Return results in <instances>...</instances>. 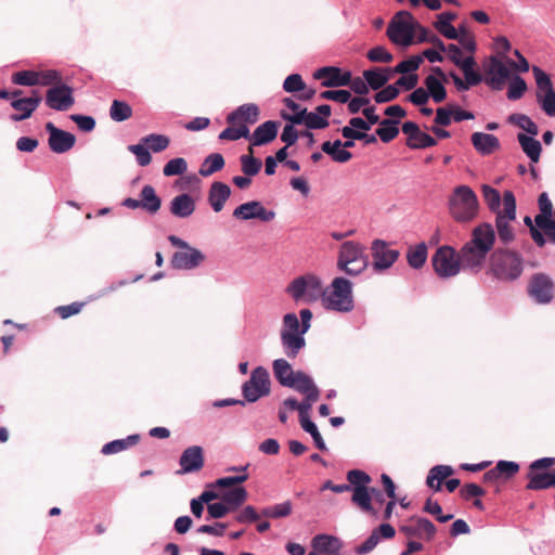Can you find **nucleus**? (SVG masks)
<instances>
[{"label": "nucleus", "instance_id": "12", "mask_svg": "<svg viewBox=\"0 0 555 555\" xmlns=\"http://www.w3.org/2000/svg\"><path fill=\"white\" fill-rule=\"evenodd\" d=\"M73 93V88L65 83L49 88L46 93V105L59 112L68 111L75 103Z\"/></svg>", "mask_w": 555, "mask_h": 555}, {"label": "nucleus", "instance_id": "27", "mask_svg": "<svg viewBox=\"0 0 555 555\" xmlns=\"http://www.w3.org/2000/svg\"><path fill=\"white\" fill-rule=\"evenodd\" d=\"M279 122L274 120H268L258 126L249 140L251 145L260 146L272 142L278 135Z\"/></svg>", "mask_w": 555, "mask_h": 555}, {"label": "nucleus", "instance_id": "31", "mask_svg": "<svg viewBox=\"0 0 555 555\" xmlns=\"http://www.w3.org/2000/svg\"><path fill=\"white\" fill-rule=\"evenodd\" d=\"M300 333H291V331H282L281 332V340L284 348L285 354L294 359L297 357L299 351L305 347L306 341Z\"/></svg>", "mask_w": 555, "mask_h": 555}, {"label": "nucleus", "instance_id": "7", "mask_svg": "<svg viewBox=\"0 0 555 555\" xmlns=\"http://www.w3.org/2000/svg\"><path fill=\"white\" fill-rule=\"evenodd\" d=\"M415 23L416 22L410 12L400 11L389 23L387 36L393 43L409 47L413 43Z\"/></svg>", "mask_w": 555, "mask_h": 555}, {"label": "nucleus", "instance_id": "43", "mask_svg": "<svg viewBox=\"0 0 555 555\" xmlns=\"http://www.w3.org/2000/svg\"><path fill=\"white\" fill-rule=\"evenodd\" d=\"M427 259V246L425 243H420L414 247H410L406 253V260L413 269L422 268Z\"/></svg>", "mask_w": 555, "mask_h": 555}, {"label": "nucleus", "instance_id": "8", "mask_svg": "<svg viewBox=\"0 0 555 555\" xmlns=\"http://www.w3.org/2000/svg\"><path fill=\"white\" fill-rule=\"evenodd\" d=\"M503 211H499L495 217V227L499 240L503 244L511 243L514 237V228L512 222L516 219V198L512 191H505L502 198Z\"/></svg>", "mask_w": 555, "mask_h": 555}, {"label": "nucleus", "instance_id": "20", "mask_svg": "<svg viewBox=\"0 0 555 555\" xmlns=\"http://www.w3.org/2000/svg\"><path fill=\"white\" fill-rule=\"evenodd\" d=\"M233 216L242 220L259 219L269 222L274 219L275 214L272 210H267L260 202L251 201L236 207Z\"/></svg>", "mask_w": 555, "mask_h": 555}, {"label": "nucleus", "instance_id": "38", "mask_svg": "<svg viewBox=\"0 0 555 555\" xmlns=\"http://www.w3.org/2000/svg\"><path fill=\"white\" fill-rule=\"evenodd\" d=\"M273 373L278 382L287 387L293 380L296 372L293 371L292 365L285 359H276L272 364Z\"/></svg>", "mask_w": 555, "mask_h": 555}, {"label": "nucleus", "instance_id": "50", "mask_svg": "<svg viewBox=\"0 0 555 555\" xmlns=\"http://www.w3.org/2000/svg\"><path fill=\"white\" fill-rule=\"evenodd\" d=\"M481 192L483 199L491 211L495 212L496 215L499 211H503V209L500 208L501 195L498 190L488 184H483L481 186Z\"/></svg>", "mask_w": 555, "mask_h": 555}, {"label": "nucleus", "instance_id": "35", "mask_svg": "<svg viewBox=\"0 0 555 555\" xmlns=\"http://www.w3.org/2000/svg\"><path fill=\"white\" fill-rule=\"evenodd\" d=\"M352 496L351 502L358 506L362 512L370 514L372 516L377 515V511L373 507L371 502V492L370 487H357L351 488Z\"/></svg>", "mask_w": 555, "mask_h": 555}, {"label": "nucleus", "instance_id": "32", "mask_svg": "<svg viewBox=\"0 0 555 555\" xmlns=\"http://www.w3.org/2000/svg\"><path fill=\"white\" fill-rule=\"evenodd\" d=\"M528 483L526 486L529 490H544L555 487V469L553 472H528Z\"/></svg>", "mask_w": 555, "mask_h": 555}, {"label": "nucleus", "instance_id": "33", "mask_svg": "<svg viewBox=\"0 0 555 555\" xmlns=\"http://www.w3.org/2000/svg\"><path fill=\"white\" fill-rule=\"evenodd\" d=\"M139 198L141 209L150 215H155L162 207L160 197L156 194L155 189L150 184L142 188Z\"/></svg>", "mask_w": 555, "mask_h": 555}, {"label": "nucleus", "instance_id": "36", "mask_svg": "<svg viewBox=\"0 0 555 555\" xmlns=\"http://www.w3.org/2000/svg\"><path fill=\"white\" fill-rule=\"evenodd\" d=\"M517 140L522 152L529 157V159L534 164L539 163L542 152L540 141L534 139L533 135H527L525 133H518Z\"/></svg>", "mask_w": 555, "mask_h": 555}, {"label": "nucleus", "instance_id": "29", "mask_svg": "<svg viewBox=\"0 0 555 555\" xmlns=\"http://www.w3.org/2000/svg\"><path fill=\"white\" fill-rule=\"evenodd\" d=\"M231 195V189L228 184L216 181L210 185L208 192V202L214 211L219 212L223 209L225 202Z\"/></svg>", "mask_w": 555, "mask_h": 555}, {"label": "nucleus", "instance_id": "44", "mask_svg": "<svg viewBox=\"0 0 555 555\" xmlns=\"http://www.w3.org/2000/svg\"><path fill=\"white\" fill-rule=\"evenodd\" d=\"M248 498V493L244 487H236L225 492L222 496L225 505L230 507V512L238 508Z\"/></svg>", "mask_w": 555, "mask_h": 555}, {"label": "nucleus", "instance_id": "1", "mask_svg": "<svg viewBox=\"0 0 555 555\" xmlns=\"http://www.w3.org/2000/svg\"><path fill=\"white\" fill-rule=\"evenodd\" d=\"M494 241L495 233L490 223H481L476 227L472 232L470 240L459 251L462 268L473 272L480 271Z\"/></svg>", "mask_w": 555, "mask_h": 555}, {"label": "nucleus", "instance_id": "30", "mask_svg": "<svg viewBox=\"0 0 555 555\" xmlns=\"http://www.w3.org/2000/svg\"><path fill=\"white\" fill-rule=\"evenodd\" d=\"M472 144L481 155H490L500 149L499 139L489 133L474 132L472 134Z\"/></svg>", "mask_w": 555, "mask_h": 555}, {"label": "nucleus", "instance_id": "2", "mask_svg": "<svg viewBox=\"0 0 555 555\" xmlns=\"http://www.w3.org/2000/svg\"><path fill=\"white\" fill-rule=\"evenodd\" d=\"M478 198L468 185H459L449 197V211L457 222H468L478 214Z\"/></svg>", "mask_w": 555, "mask_h": 555}, {"label": "nucleus", "instance_id": "39", "mask_svg": "<svg viewBox=\"0 0 555 555\" xmlns=\"http://www.w3.org/2000/svg\"><path fill=\"white\" fill-rule=\"evenodd\" d=\"M391 72L389 68H372L363 72V78L366 80L367 87L373 90H379L389 80L388 73Z\"/></svg>", "mask_w": 555, "mask_h": 555}, {"label": "nucleus", "instance_id": "45", "mask_svg": "<svg viewBox=\"0 0 555 555\" xmlns=\"http://www.w3.org/2000/svg\"><path fill=\"white\" fill-rule=\"evenodd\" d=\"M399 121L395 119H384L379 122V128L376 129V134L383 142L388 143L399 134V128L397 127Z\"/></svg>", "mask_w": 555, "mask_h": 555}, {"label": "nucleus", "instance_id": "11", "mask_svg": "<svg viewBox=\"0 0 555 555\" xmlns=\"http://www.w3.org/2000/svg\"><path fill=\"white\" fill-rule=\"evenodd\" d=\"M270 385L268 371L262 366H257L251 371L250 378L243 384L242 392L246 401L256 402L270 393Z\"/></svg>", "mask_w": 555, "mask_h": 555}, {"label": "nucleus", "instance_id": "21", "mask_svg": "<svg viewBox=\"0 0 555 555\" xmlns=\"http://www.w3.org/2000/svg\"><path fill=\"white\" fill-rule=\"evenodd\" d=\"M281 117L295 125L304 124L308 129H324L328 126V120L315 112H308L307 108L300 109L296 114L281 112Z\"/></svg>", "mask_w": 555, "mask_h": 555}, {"label": "nucleus", "instance_id": "58", "mask_svg": "<svg viewBox=\"0 0 555 555\" xmlns=\"http://www.w3.org/2000/svg\"><path fill=\"white\" fill-rule=\"evenodd\" d=\"M532 73H533V76H534V79H535V82L538 86V90H539L538 92L548 93L550 91H554L551 78L546 73H544L538 66L532 67Z\"/></svg>", "mask_w": 555, "mask_h": 555}, {"label": "nucleus", "instance_id": "15", "mask_svg": "<svg viewBox=\"0 0 555 555\" xmlns=\"http://www.w3.org/2000/svg\"><path fill=\"white\" fill-rule=\"evenodd\" d=\"M529 295L539 304H548L554 296V283L543 273L534 274L528 286Z\"/></svg>", "mask_w": 555, "mask_h": 555}, {"label": "nucleus", "instance_id": "64", "mask_svg": "<svg viewBox=\"0 0 555 555\" xmlns=\"http://www.w3.org/2000/svg\"><path fill=\"white\" fill-rule=\"evenodd\" d=\"M366 56L371 62H374V63H378V62L390 63L393 59L392 54L390 52H388L386 50V48H384L382 46L372 48L367 52Z\"/></svg>", "mask_w": 555, "mask_h": 555}, {"label": "nucleus", "instance_id": "47", "mask_svg": "<svg viewBox=\"0 0 555 555\" xmlns=\"http://www.w3.org/2000/svg\"><path fill=\"white\" fill-rule=\"evenodd\" d=\"M132 116L131 106L124 101L114 100L109 108V117L117 122L125 121Z\"/></svg>", "mask_w": 555, "mask_h": 555}, {"label": "nucleus", "instance_id": "59", "mask_svg": "<svg viewBox=\"0 0 555 555\" xmlns=\"http://www.w3.org/2000/svg\"><path fill=\"white\" fill-rule=\"evenodd\" d=\"M455 66H457L463 72L464 76L482 80L481 74L475 70L476 61L473 55H469L464 59L461 57L459 63L455 64Z\"/></svg>", "mask_w": 555, "mask_h": 555}, {"label": "nucleus", "instance_id": "54", "mask_svg": "<svg viewBox=\"0 0 555 555\" xmlns=\"http://www.w3.org/2000/svg\"><path fill=\"white\" fill-rule=\"evenodd\" d=\"M347 480H348L347 485L351 486V488H357V487L366 488L371 483L372 478L370 477L369 474H366L363 470L351 469L347 473Z\"/></svg>", "mask_w": 555, "mask_h": 555}, {"label": "nucleus", "instance_id": "3", "mask_svg": "<svg viewBox=\"0 0 555 555\" xmlns=\"http://www.w3.org/2000/svg\"><path fill=\"white\" fill-rule=\"evenodd\" d=\"M321 298L326 309L349 312L353 309L352 284L345 278H335Z\"/></svg>", "mask_w": 555, "mask_h": 555}, {"label": "nucleus", "instance_id": "52", "mask_svg": "<svg viewBox=\"0 0 555 555\" xmlns=\"http://www.w3.org/2000/svg\"><path fill=\"white\" fill-rule=\"evenodd\" d=\"M144 144L149 146L154 153H159L165 151L170 143V139L165 134L151 133L141 140Z\"/></svg>", "mask_w": 555, "mask_h": 555}, {"label": "nucleus", "instance_id": "48", "mask_svg": "<svg viewBox=\"0 0 555 555\" xmlns=\"http://www.w3.org/2000/svg\"><path fill=\"white\" fill-rule=\"evenodd\" d=\"M62 79V75L59 70L37 68V85L54 88L59 85H64Z\"/></svg>", "mask_w": 555, "mask_h": 555}, {"label": "nucleus", "instance_id": "56", "mask_svg": "<svg viewBox=\"0 0 555 555\" xmlns=\"http://www.w3.org/2000/svg\"><path fill=\"white\" fill-rule=\"evenodd\" d=\"M423 63L422 55H412L408 60L400 62L391 72L398 74H408L415 72L420 68Z\"/></svg>", "mask_w": 555, "mask_h": 555}, {"label": "nucleus", "instance_id": "60", "mask_svg": "<svg viewBox=\"0 0 555 555\" xmlns=\"http://www.w3.org/2000/svg\"><path fill=\"white\" fill-rule=\"evenodd\" d=\"M501 479L507 480L519 472V465L516 462L499 461L494 466Z\"/></svg>", "mask_w": 555, "mask_h": 555}, {"label": "nucleus", "instance_id": "46", "mask_svg": "<svg viewBox=\"0 0 555 555\" xmlns=\"http://www.w3.org/2000/svg\"><path fill=\"white\" fill-rule=\"evenodd\" d=\"M248 151L249 154L242 155L240 157V163L244 175L248 177H254L260 171L262 163L260 159L256 158L253 155L254 151L251 146H249Z\"/></svg>", "mask_w": 555, "mask_h": 555}, {"label": "nucleus", "instance_id": "26", "mask_svg": "<svg viewBox=\"0 0 555 555\" xmlns=\"http://www.w3.org/2000/svg\"><path fill=\"white\" fill-rule=\"evenodd\" d=\"M311 545L313 547V552L319 555H338L343 546L341 541L338 538L328 534L315 535L311 541Z\"/></svg>", "mask_w": 555, "mask_h": 555}, {"label": "nucleus", "instance_id": "10", "mask_svg": "<svg viewBox=\"0 0 555 555\" xmlns=\"http://www.w3.org/2000/svg\"><path fill=\"white\" fill-rule=\"evenodd\" d=\"M431 264L438 276L448 279L460 273L462 268L459 253L449 245L439 247L431 257Z\"/></svg>", "mask_w": 555, "mask_h": 555}, {"label": "nucleus", "instance_id": "19", "mask_svg": "<svg viewBox=\"0 0 555 555\" xmlns=\"http://www.w3.org/2000/svg\"><path fill=\"white\" fill-rule=\"evenodd\" d=\"M410 521L411 524L400 527V532L405 537L426 539L427 541H430L435 537L437 529L427 518L412 517Z\"/></svg>", "mask_w": 555, "mask_h": 555}, {"label": "nucleus", "instance_id": "42", "mask_svg": "<svg viewBox=\"0 0 555 555\" xmlns=\"http://www.w3.org/2000/svg\"><path fill=\"white\" fill-rule=\"evenodd\" d=\"M139 440H140L139 435H130L125 439H118V440L111 441L103 446L102 453L105 455H108V454H115V453L121 452V451L137 444L139 442Z\"/></svg>", "mask_w": 555, "mask_h": 555}, {"label": "nucleus", "instance_id": "24", "mask_svg": "<svg viewBox=\"0 0 555 555\" xmlns=\"http://www.w3.org/2000/svg\"><path fill=\"white\" fill-rule=\"evenodd\" d=\"M259 108L256 104H243L227 116V122L238 127L254 125L259 119Z\"/></svg>", "mask_w": 555, "mask_h": 555}, {"label": "nucleus", "instance_id": "16", "mask_svg": "<svg viewBox=\"0 0 555 555\" xmlns=\"http://www.w3.org/2000/svg\"><path fill=\"white\" fill-rule=\"evenodd\" d=\"M46 130L49 132V147L56 154H63L72 150L76 143V138L73 133L59 129L52 122L46 125Z\"/></svg>", "mask_w": 555, "mask_h": 555}, {"label": "nucleus", "instance_id": "61", "mask_svg": "<svg viewBox=\"0 0 555 555\" xmlns=\"http://www.w3.org/2000/svg\"><path fill=\"white\" fill-rule=\"evenodd\" d=\"M423 509L424 512L435 516L439 522H447L453 519L452 514L443 515L440 504L437 501H433L431 499L426 500Z\"/></svg>", "mask_w": 555, "mask_h": 555}, {"label": "nucleus", "instance_id": "51", "mask_svg": "<svg viewBox=\"0 0 555 555\" xmlns=\"http://www.w3.org/2000/svg\"><path fill=\"white\" fill-rule=\"evenodd\" d=\"M508 121L522 130H525L530 135H537L539 133V128L537 124L527 115L524 114H512L508 117Z\"/></svg>", "mask_w": 555, "mask_h": 555}, {"label": "nucleus", "instance_id": "41", "mask_svg": "<svg viewBox=\"0 0 555 555\" xmlns=\"http://www.w3.org/2000/svg\"><path fill=\"white\" fill-rule=\"evenodd\" d=\"M12 107L15 111H18L21 114L13 115L12 118L14 120H23L25 118H28L33 111L35 109V98H14L12 103Z\"/></svg>", "mask_w": 555, "mask_h": 555}, {"label": "nucleus", "instance_id": "57", "mask_svg": "<svg viewBox=\"0 0 555 555\" xmlns=\"http://www.w3.org/2000/svg\"><path fill=\"white\" fill-rule=\"evenodd\" d=\"M527 90V83L520 76H515L512 78L509 82V87L507 90L508 100L516 101L519 100Z\"/></svg>", "mask_w": 555, "mask_h": 555}, {"label": "nucleus", "instance_id": "5", "mask_svg": "<svg viewBox=\"0 0 555 555\" xmlns=\"http://www.w3.org/2000/svg\"><path fill=\"white\" fill-rule=\"evenodd\" d=\"M286 293L296 302H314L324 295L321 280L311 273L295 278L286 287Z\"/></svg>", "mask_w": 555, "mask_h": 555}, {"label": "nucleus", "instance_id": "9", "mask_svg": "<svg viewBox=\"0 0 555 555\" xmlns=\"http://www.w3.org/2000/svg\"><path fill=\"white\" fill-rule=\"evenodd\" d=\"M168 240L173 246L183 249L176 251L172 255L170 260L172 268L179 270H191L198 267L205 260V256L201 250L191 247L180 237L170 235Z\"/></svg>", "mask_w": 555, "mask_h": 555}, {"label": "nucleus", "instance_id": "34", "mask_svg": "<svg viewBox=\"0 0 555 555\" xmlns=\"http://www.w3.org/2000/svg\"><path fill=\"white\" fill-rule=\"evenodd\" d=\"M195 210V202L189 194H180L172 198L170 212L179 218H188Z\"/></svg>", "mask_w": 555, "mask_h": 555}, {"label": "nucleus", "instance_id": "53", "mask_svg": "<svg viewBox=\"0 0 555 555\" xmlns=\"http://www.w3.org/2000/svg\"><path fill=\"white\" fill-rule=\"evenodd\" d=\"M241 138H249V129L247 127L229 125V127L222 130L219 134V139L223 141H236Z\"/></svg>", "mask_w": 555, "mask_h": 555}, {"label": "nucleus", "instance_id": "18", "mask_svg": "<svg viewBox=\"0 0 555 555\" xmlns=\"http://www.w3.org/2000/svg\"><path fill=\"white\" fill-rule=\"evenodd\" d=\"M433 75H428L424 85L434 102L441 103L447 99V90L443 83H448V75L440 67L431 68Z\"/></svg>", "mask_w": 555, "mask_h": 555}, {"label": "nucleus", "instance_id": "4", "mask_svg": "<svg viewBox=\"0 0 555 555\" xmlns=\"http://www.w3.org/2000/svg\"><path fill=\"white\" fill-rule=\"evenodd\" d=\"M369 264L365 247L354 241H347L341 244L337 267L349 275H358L363 272Z\"/></svg>", "mask_w": 555, "mask_h": 555}, {"label": "nucleus", "instance_id": "28", "mask_svg": "<svg viewBox=\"0 0 555 555\" xmlns=\"http://www.w3.org/2000/svg\"><path fill=\"white\" fill-rule=\"evenodd\" d=\"M287 387L304 393L306 397H309L310 400H318L320 397V390L314 385L311 377L301 371L296 372V375Z\"/></svg>", "mask_w": 555, "mask_h": 555}, {"label": "nucleus", "instance_id": "17", "mask_svg": "<svg viewBox=\"0 0 555 555\" xmlns=\"http://www.w3.org/2000/svg\"><path fill=\"white\" fill-rule=\"evenodd\" d=\"M486 82L495 90H501L509 78L508 67L496 56H491L485 66Z\"/></svg>", "mask_w": 555, "mask_h": 555}, {"label": "nucleus", "instance_id": "62", "mask_svg": "<svg viewBox=\"0 0 555 555\" xmlns=\"http://www.w3.org/2000/svg\"><path fill=\"white\" fill-rule=\"evenodd\" d=\"M537 101L547 116H555V90L544 94L537 92Z\"/></svg>", "mask_w": 555, "mask_h": 555}, {"label": "nucleus", "instance_id": "37", "mask_svg": "<svg viewBox=\"0 0 555 555\" xmlns=\"http://www.w3.org/2000/svg\"><path fill=\"white\" fill-rule=\"evenodd\" d=\"M456 17L457 15L453 12H443L437 16L434 27L447 39H456L457 29L451 24Z\"/></svg>", "mask_w": 555, "mask_h": 555}, {"label": "nucleus", "instance_id": "22", "mask_svg": "<svg viewBox=\"0 0 555 555\" xmlns=\"http://www.w3.org/2000/svg\"><path fill=\"white\" fill-rule=\"evenodd\" d=\"M313 76L315 79H322V86L326 88L344 87L351 82L350 72H343L334 66L321 67Z\"/></svg>", "mask_w": 555, "mask_h": 555}, {"label": "nucleus", "instance_id": "25", "mask_svg": "<svg viewBox=\"0 0 555 555\" xmlns=\"http://www.w3.org/2000/svg\"><path fill=\"white\" fill-rule=\"evenodd\" d=\"M395 534L396 530L391 525L382 524L372 531L371 535L361 545L357 547V553L366 554L376 547L380 538L392 539Z\"/></svg>", "mask_w": 555, "mask_h": 555}, {"label": "nucleus", "instance_id": "40", "mask_svg": "<svg viewBox=\"0 0 555 555\" xmlns=\"http://www.w3.org/2000/svg\"><path fill=\"white\" fill-rule=\"evenodd\" d=\"M224 165V158L220 153H211L202 163L198 173L202 177H209L223 169Z\"/></svg>", "mask_w": 555, "mask_h": 555}, {"label": "nucleus", "instance_id": "13", "mask_svg": "<svg viewBox=\"0 0 555 555\" xmlns=\"http://www.w3.org/2000/svg\"><path fill=\"white\" fill-rule=\"evenodd\" d=\"M538 204L540 214L535 216L534 222L538 228L544 231L548 240L555 244V220L552 219L553 205L545 192L540 194Z\"/></svg>", "mask_w": 555, "mask_h": 555}, {"label": "nucleus", "instance_id": "49", "mask_svg": "<svg viewBox=\"0 0 555 555\" xmlns=\"http://www.w3.org/2000/svg\"><path fill=\"white\" fill-rule=\"evenodd\" d=\"M292 512H293L292 502L285 501L283 503L275 504L273 506L264 507L261 511V515L267 518L276 519V518L287 517L292 514Z\"/></svg>", "mask_w": 555, "mask_h": 555}, {"label": "nucleus", "instance_id": "55", "mask_svg": "<svg viewBox=\"0 0 555 555\" xmlns=\"http://www.w3.org/2000/svg\"><path fill=\"white\" fill-rule=\"evenodd\" d=\"M188 170L186 160L182 157L170 159L163 169V173L166 177H172L183 175Z\"/></svg>", "mask_w": 555, "mask_h": 555}, {"label": "nucleus", "instance_id": "14", "mask_svg": "<svg viewBox=\"0 0 555 555\" xmlns=\"http://www.w3.org/2000/svg\"><path fill=\"white\" fill-rule=\"evenodd\" d=\"M373 267L375 271L390 268L399 258V250L389 248L388 243L383 240L372 242Z\"/></svg>", "mask_w": 555, "mask_h": 555}, {"label": "nucleus", "instance_id": "6", "mask_svg": "<svg viewBox=\"0 0 555 555\" xmlns=\"http://www.w3.org/2000/svg\"><path fill=\"white\" fill-rule=\"evenodd\" d=\"M490 270L500 280H516L522 272L521 258L517 253L498 249L490 257Z\"/></svg>", "mask_w": 555, "mask_h": 555}, {"label": "nucleus", "instance_id": "23", "mask_svg": "<svg viewBox=\"0 0 555 555\" xmlns=\"http://www.w3.org/2000/svg\"><path fill=\"white\" fill-rule=\"evenodd\" d=\"M205 463L204 450L199 446H192L186 448L179 460L180 470L179 474H190L198 472L203 468Z\"/></svg>", "mask_w": 555, "mask_h": 555}, {"label": "nucleus", "instance_id": "63", "mask_svg": "<svg viewBox=\"0 0 555 555\" xmlns=\"http://www.w3.org/2000/svg\"><path fill=\"white\" fill-rule=\"evenodd\" d=\"M306 82L299 74H292L286 77L283 82L284 91L288 93L298 92L305 90Z\"/></svg>", "mask_w": 555, "mask_h": 555}]
</instances>
